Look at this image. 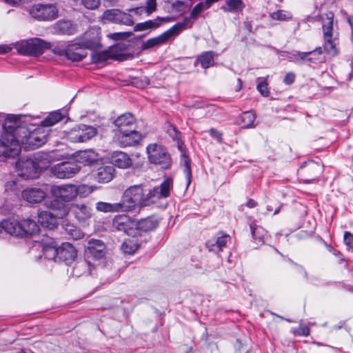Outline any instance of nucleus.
I'll list each match as a JSON object with an SVG mask.
<instances>
[{"label":"nucleus","instance_id":"59","mask_svg":"<svg viewBox=\"0 0 353 353\" xmlns=\"http://www.w3.org/2000/svg\"><path fill=\"white\" fill-rule=\"evenodd\" d=\"M344 243L350 248H353V234L350 232H345L344 233Z\"/></svg>","mask_w":353,"mask_h":353},{"label":"nucleus","instance_id":"45","mask_svg":"<svg viewBox=\"0 0 353 353\" xmlns=\"http://www.w3.org/2000/svg\"><path fill=\"white\" fill-rule=\"evenodd\" d=\"M57 26L59 30L63 34H72L74 32V28L70 21H59Z\"/></svg>","mask_w":353,"mask_h":353},{"label":"nucleus","instance_id":"29","mask_svg":"<svg viewBox=\"0 0 353 353\" xmlns=\"http://www.w3.org/2000/svg\"><path fill=\"white\" fill-rule=\"evenodd\" d=\"M40 131L41 129L38 128L32 132H30L27 145L31 146L32 148H35L41 146L46 142V135L45 134L40 135Z\"/></svg>","mask_w":353,"mask_h":353},{"label":"nucleus","instance_id":"3","mask_svg":"<svg viewBox=\"0 0 353 353\" xmlns=\"http://www.w3.org/2000/svg\"><path fill=\"white\" fill-rule=\"evenodd\" d=\"M188 26L191 27L192 23L190 22L188 18H185L183 21L176 23L169 30L164 32L159 36L147 40L142 44L141 49L147 50L154 46L163 44L166 43L170 38L178 35Z\"/></svg>","mask_w":353,"mask_h":353},{"label":"nucleus","instance_id":"54","mask_svg":"<svg viewBox=\"0 0 353 353\" xmlns=\"http://www.w3.org/2000/svg\"><path fill=\"white\" fill-rule=\"evenodd\" d=\"M65 231L72 238L74 239H80L82 236V233L73 225H66L65 227Z\"/></svg>","mask_w":353,"mask_h":353},{"label":"nucleus","instance_id":"16","mask_svg":"<svg viewBox=\"0 0 353 353\" xmlns=\"http://www.w3.org/2000/svg\"><path fill=\"white\" fill-rule=\"evenodd\" d=\"M100 39L98 30L92 29L84 34L83 40L79 43L85 50L87 49L94 50L100 47Z\"/></svg>","mask_w":353,"mask_h":353},{"label":"nucleus","instance_id":"64","mask_svg":"<svg viewBox=\"0 0 353 353\" xmlns=\"http://www.w3.org/2000/svg\"><path fill=\"white\" fill-rule=\"evenodd\" d=\"M247 206L249 208H254L256 206V202L252 199H249L247 203Z\"/></svg>","mask_w":353,"mask_h":353},{"label":"nucleus","instance_id":"18","mask_svg":"<svg viewBox=\"0 0 353 353\" xmlns=\"http://www.w3.org/2000/svg\"><path fill=\"white\" fill-rule=\"evenodd\" d=\"M136 223L132 221L130 217L125 214L116 216L112 221L114 228L125 233H128L129 230L133 229Z\"/></svg>","mask_w":353,"mask_h":353},{"label":"nucleus","instance_id":"1","mask_svg":"<svg viewBox=\"0 0 353 353\" xmlns=\"http://www.w3.org/2000/svg\"><path fill=\"white\" fill-rule=\"evenodd\" d=\"M321 21L322 24L323 48L328 54L335 56L339 50V33L334 28V14L328 12L324 14H318L315 17L307 16L305 19L307 22Z\"/></svg>","mask_w":353,"mask_h":353},{"label":"nucleus","instance_id":"9","mask_svg":"<svg viewBox=\"0 0 353 353\" xmlns=\"http://www.w3.org/2000/svg\"><path fill=\"white\" fill-rule=\"evenodd\" d=\"M30 14L39 20H50L57 17V9L53 4H34L30 9Z\"/></svg>","mask_w":353,"mask_h":353},{"label":"nucleus","instance_id":"2","mask_svg":"<svg viewBox=\"0 0 353 353\" xmlns=\"http://www.w3.org/2000/svg\"><path fill=\"white\" fill-rule=\"evenodd\" d=\"M148 197H144L143 189L140 185H132L125 190L120 203L123 212H129L137 206L145 205Z\"/></svg>","mask_w":353,"mask_h":353},{"label":"nucleus","instance_id":"19","mask_svg":"<svg viewBox=\"0 0 353 353\" xmlns=\"http://www.w3.org/2000/svg\"><path fill=\"white\" fill-rule=\"evenodd\" d=\"M230 237L229 235L219 233L206 243L210 251L219 252L225 246Z\"/></svg>","mask_w":353,"mask_h":353},{"label":"nucleus","instance_id":"56","mask_svg":"<svg viewBox=\"0 0 353 353\" xmlns=\"http://www.w3.org/2000/svg\"><path fill=\"white\" fill-rule=\"evenodd\" d=\"M260 79V78L257 79V90L263 96L268 97L270 93L268 88V83L265 80L259 81Z\"/></svg>","mask_w":353,"mask_h":353},{"label":"nucleus","instance_id":"34","mask_svg":"<svg viewBox=\"0 0 353 353\" xmlns=\"http://www.w3.org/2000/svg\"><path fill=\"white\" fill-rule=\"evenodd\" d=\"M158 225V221L154 217H148L136 223L135 226L139 230L149 231Z\"/></svg>","mask_w":353,"mask_h":353},{"label":"nucleus","instance_id":"41","mask_svg":"<svg viewBox=\"0 0 353 353\" xmlns=\"http://www.w3.org/2000/svg\"><path fill=\"white\" fill-rule=\"evenodd\" d=\"M62 119L61 113L58 111L50 113L41 123L45 127L52 126Z\"/></svg>","mask_w":353,"mask_h":353},{"label":"nucleus","instance_id":"7","mask_svg":"<svg viewBox=\"0 0 353 353\" xmlns=\"http://www.w3.org/2000/svg\"><path fill=\"white\" fill-rule=\"evenodd\" d=\"M50 192L57 201L64 203L72 201L77 198L76 185L72 183L53 185Z\"/></svg>","mask_w":353,"mask_h":353},{"label":"nucleus","instance_id":"27","mask_svg":"<svg viewBox=\"0 0 353 353\" xmlns=\"http://www.w3.org/2000/svg\"><path fill=\"white\" fill-rule=\"evenodd\" d=\"M20 236H33L39 231L37 223L30 219H26L20 221Z\"/></svg>","mask_w":353,"mask_h":353},{"label":"nucleus","instance_id":"31","mask_svg":"<svg viewBox=\"0 0 353 353\" xmlns=\"http://www.w3.org/2000/svg\"><path fill=\"white\" fill-rule=\"evenodd\" d=\"M98 154L92 150L80 151L76 156V161L81 163L92 164L98 159Z\"/></svg>","mask_w":353,"mask_h":353},{"label":"nucleus","instance_id":"57","mask_svg":"<svg viewBox=\"0 0 353 353\" xmlns=\"http://www.w3.org/2000/svg\"><path fill=\"white\" fill-rule=\"evenodd\" d=\"M293 334L294 335L307 336L310 334V328L307 325H301L299 327L294 330Z\"/></svg>","mask_w":353,"mask_h":353},{"label":"nucleus","instance_id":"30","mask_svg":"<svg viewBox=\"0 0 353 353\" xmlns=\"http://www.w3.org/2000/svg\"><path fill=\"white\" fill-rule=\"evenodd\" d=\"M0 228L10 234L20 236V221L14 219L4 220L1 223Z\"/></svg>","mask_w":353,"mask_h":353},{"label":"nucleus","instance_id":"22","mask_svg":"<svg viewBox=\"0 0 353 353\" xmlns=\"http://www.w3.org/2000/svg\"><path fill=\"white\" fill-rule=\"evenodd\" d=\"M114 123L118 128L119 132H125L127 130L134 128L135 119L132 114L125 113L118 117Z\"/></svg>","mask_w":353,"mask_h":353},{"label":"nucleus","instance_id":"4","mask_svg":"<svg viewBox=\"0 0 353 353\" xmlns=\"http://www.w3.org/2000/svg\"><path fill=\"white\" fill-rule=\"evenodd\" d=\"M54 54L65 57L72 61H80L87 56V52L81 43H73L67 45L56 46L52 50Z\"/></svg>","mask_w":353,"mask_h":353},{"label":"nucleus","instance_id":"17","mask_svg":"<svg viewBox=\"0 0 353 353\" xmlns=\"http://www.w3.org/2000/svg\"><path fill=\"white\" fill-rule=\"evenodd\" d=\"M4 139L5 141L0 143V157L6 159L18 156L21 152L19 144L12 143L6 136Z\"/></svg>","mask_w":353,"mask_h":353},{"label":"nucleus","instance_id":"40","mask_svg":"<svg viewBox=\"0 0 353 353\" xmlns=\"http://www.w3.org/2000/svg\"><path fill=\"white\" fill-rule=\"evenodd\" d=\"M203 68H208L214 64V54L212 52H205L198 58Z\"/></svg>","mask_w":353,"mask_h":353},{"label":"nucleus","instance_id":"5","mask_svg":"<svg viewBox=\"0 0 353 353\" xmlns=\"http://www.w3.org/2000/svg\"><path fill=\"white\" fill-rule=\"evenodd\" d=\"M50 43L46 42L39 38H33L21 41L17 45V51L25 55H39L44 50L51 48Z\"/></svg>","mask_w":353,"mask_h":353},{"label":"nucleus","instance_id":"47","mask_svg":"<svg viewBox=\"0 0 353 353\" xmlns=\"http://www.w3.org/2000/svg\"><path fill=\"white\" fill-rule=\"evenodd\" d=\"M166 133L174 141H176V143L178 144V141H181L180 140V132L177 130V129L170 123H167L165 126Z\"/></svg>","mask_w":353,"mask_h":353},{"label":"nucleus","instance_id":"44","mask_svg":"<svg viewBox=\"0 0 353 353\" xmlns=\"http://www.w3.org/2000/svg\"><path fill=\"white\" fill-rule=\"evenodd\" d=\"M211 5L205 0L204 2H200L197 3L192 10L190 17L193 19H196L199 14L203 10L208 9Z\"/></svg>","mask_w":353,"mask_h":353},{"label":"nucleus","instance_id":"26","mask_svg":"<svg viewBox=\"0 0 353 353\" xmlns=\"http://www.w3.org/2000/svg\"><path fill=\"white\" fill-rule=\"evenodd\" d=\"M114 172L112 165H101L97 168L94 177L99 182L108 183L113 179Z\"/></svg>","mask_w":353,"mask_h":353},{"label":"nucleus","instance_id":"35","mask_svg":"<svg viewBox=\"0 0 353 353\" xmlns=\"http://www.w3.org/2000/svg\"><path fill=\"white\" fill-rule=\"evenodd\" d=\"M78 127L79 134H81V143L91 139L97 133V129L90 125H82Z\"/></svg>","mask_w":353,"mask_h":353},{"label":"nucleus","instance_id":"46","mask_svg":"<svg viewBox=\"0 0 353 353\" xmlns=\"http://www.w3.org/2000/svg\"><path fill=\"white\" fill-rule=\"evenodd\" d=\"M116 23L124 24L126 26H132L134 24V21L130 14L119 10V13L118 14V20Z\"/></svg>","mask_w":353,"mask_h":353},{"label":"nucleus","instance_id":"58","mask_svg":"<svg viewBox=\"0 0 353 353\" xmlns=\"http://www.w3.org/2000/svg\"><path fill=\"white\" fill-rule=\"evenodd\" d=\"M157 10L156 0H148L146 3L145 11L149 15Z\"/></svg>","mask_w":353,"mask_h":353},{"label":"nucleus","instance_id":"51","mask_svg":"<svg viewBox=\"0 0 353 353\" xmlns=\"http://www.w3.org/2000/svg\"><path fill=\"white\" fill-rule=\"evenodd\" d=\"M250 228L254 239L262 241L266 234L265 230L263 228L254 225H251Z\"/></svg>","mask_w":353,"mask_h":353},{"label":"nucleus","instance_id":"23","mask_svg":"<svg viewBox=\"0 0 353 353\" xmlns=\"http://www.w3.org/2000/svg\"><path fill=\"white\" fill-rule=\"evenodd\" d=\"M71 210L75 217L79 221H84L92 216V210L84 203H73L71 205Z\"/></svg>","mask_w":353,"mask_h":353},{"label":"nucleus","instance_id":"14","mask_svg":"<svg viewBox=\"0 0 353 353\" xmlns=\"http://www.w3.org/2000/svg\"><path fill=\"white\" fill-rule=\"evenodd\" d=\"M321 172V165L312 161L305 163L299 171L300 176L305 182L314 181V177Z\"/></svg>","mask_w":353,"mask_h":353},{"label":"nucleus","instance_id":"39","mask_svg":"<svg viewBox=\"0 0 353 353\" xmlns=\"http://www.w3.org/2000/svg\"><path fill=\"white\" fill-rule=\"evenodd\" d=\"M316 52H317L319 54H321L322 53L321 48H319L314 51H310V52H299V51L293 52L288 56V59L291 61H298L305 60L309 55H311V54L315 53Z\"/></svg>","mask_w":353,"mask_h":353},{"label":"nucleus","instance_id":"61","mask_svg":"<svg viewBox=\"0 0 353 353\" xmlns=\"http://www.w3.org/2000/svg\"><path fill=\"white\" fill-rule=\"evenodd\" d=\"M209 132L210 135L218 142L221 143L222 141V134L220 132L214 128H211Z\"/></svg>","mask_w":353,"mask_h":353},{"label":"nucleus","instance_id":"38","mask_svg":"<svg viewBox=\"0 0 353 353\" xmlns=\"http://www.w3.org/2000/svg\"><path fill=\"white\" fill-rule=\"evenodd\" d=\"M112 50L108 51L94 52L92 54V61L94 63H99L113 58Z\"/></svg>","mask_w":353,"mask_h":353},{"label":"nucleus","instance_id":"12","mask_svg":"<svg viewBox=\"0 0 353 353\" xmlns=\"http://www.w3.org/2000/svg\"><path fill=\"white\" fill-rule=\"evenodd\" d=\"M10 130L5 136L8 137L10 141L12 143H17L21 147V145H27L28 137H29L30 132L24 126L14 125L6 126Z\"/></svg>","mask_w":353,"mask_h":353},{"label":"nucleus","instance_id":"36","mask_svg":"<svg viewBox=\"0 0 353 353\" xmlns=\"http://www.w3.org/2000/svg\"><path fill=\"white\" fill-rule=\"evenodd\" d=\"M244 7L242 0H227L225 5L221 7V10L227 12H236L241 10Z\"/></svg>","mask_w":353,"mask_h":353},{"label":"nucleus","instance_id":"50","mask_svg":"<svg viewBox=\"0 0 353 353\" xmlns=\"http://www.w3.org/2000/svg\"><path fill=\"white\" fill-rule=\"evenodd\" d=\"M255 114L251 111L243 112L242 115V121L245 127L248 128L253 125L255 120Z\"/></svg>","mask_w":353,"mask_h":353},{"label":"nucleus","instance_id":"28","mask_svg":"<svg viewBox=\"0 0 353 353\" xmlns=\"http://www.w3.org/2000/svg\"><path fill=\"white\" fill-rule=\"evenodd\" d=\"M112 163L114 165L119 168H128L132 165V160L130 157L123 152H115L111 157Z\"/></svg>","mask_w":353,"mask_h":353},{"label":"nucleus","instance_id":"8","mask_svg":"<svg viewBox=\"0 0 353 353\" xmlns=\"http://www.w3.org/2000/svg\"><path fill=\"white\" fill-rule=\"evenodd\" d=\"M80 170V166L75 162L65 161L51 168L52 174L58 179L73 177Z\"/></svg>","mask_w":353,"mask_h":353},{"label":"nucleus","instance_id":"33","mask_svg":"<svg viewBox=\"0 0 353 353\" xmlns=\"http://www.w3.org/2000/svg\"><path fill=\"white\" fill-rule=\"evenodd\" d=\"M96 209L103 212H123L121 205L119 203H110L99 201L96 203Z\"/></svg>","mask_w":353,"mask_h":353},{"label":"nucleus","instance_id":"42","mask_svg":"<svg viewBox=\"0 0 353 353\" xmlns=\"http://www.w3.org/2000/svg\"><path fill=\"white\" fill-rule=\"evenodd\" d=\"M88 264L86 261L81 260L78 261L73 268L72 274L75 276H80L87 272Z\"/></svg>","mask_w":353,"mask_h":353},{"label":"nucleus","instance_id":"15","mask_svg":"<svg viewBox=\"0 0 353 353\" xmlns=\"http://www.w3.org/2000/svg\"><path fill=\"white\" fill-rule=\"evenodd\" d=\"M77 255L76 248L70 243H63L58 247V259L65 262L67 265L71 264Z\"/></svg>","mask_w":353,"mask_h":353},{"label":"nucleus","instance_id":"11","mask_svg":"<svg viewBox=\"0 0 353 353\" xmlns=\"http://www.w3.org/2000/svg\"><path fill=\"white\" fill-rule=\"evenodd\" d=\"M20 172L18 174L24 179L37 178L40 167L30 158L20 159L17 163Z\"/></svg>","mask_w":353,"mask_h":353},{"label":"nucleus","instance_id":"13","mask_svg":"<svg viewBox=\"0 0 353 353\" xmlns=\"http://www.w3.org/2000/svg\"><path fill=\"white\" fill-rule=\"evenodd\" d=\"M141 138V134L134 128L127 130L125 132H118L115 137L116 141L123 147L134 145Z\"/></svg>","mask_w":353,"mask_h":353},{"label":"nucleus","instance_id":"6","mask_svg":"<svg viewBox=\"0 0 353 353\" xmlns=\"http://www.w3.org/2000/svg\"><path fill=\"white\" fill-rule=\"evenodd\" d=\"M147 153L150 163L159 165L163 169H168L170 167V156L161 145L157 143L148 145Z\"/></svg>","mask_w":353,"mask_h":353},{"label":"nucleus","instance_id":"43","mask_svg":"<svg viewBox=\"0 0 353 353\" xmlns=\"http://www.w3.org/2000/svg\"><path fill=\"white\" fill-rule=\"evenodd\" d=\"M270 17L273 20L283 21L291 19L292 18V14L288 11L279 10L270 13Z\"/></svg>","mask_w":353,"mask_h":353},{"label":"nucleus","instance_id":"49","mask_svg":"<svg viewBox=\"0 0 353 353\" xmlns=\"http://www.w3.org/2000/svg\"><path fill=\"white\" fill-rule=\"evenodd\" d=\"M93 188L92 186L85 184L76 185L77 196L79 195L81 197H85L92 193Z\"/></svg>","mask_w":353,"mask_h":353},{"label":"nucleus","instance_id":"62","mask_svg":"<svg viewBox=\"0 0 353 353\" xmlns=\"http://www.w3.org/2000/svg\"><path fill=\"white\" fill-rule=\"evenodd\" d=\"M17 185V182L15 181H8L6 184V190H14V186Z\"/></svg>","mask_w":353,"mask_h":353},{"label":"nucleus","instance_id":"24","mask_svg":"<svg viewBox=\"0 0 353 353\" xmlns=\"http://www.w3.org/2000/svg\"><path fill=\"white\" fill-rule=\"evenodd\" d=\"M170 21L169 17H157L153 20H148L143 23H137L134 27V31H143L146 30H152L158 28L164 23Z\"/></svg>","mask_w":353,"mask_h":353},{"label":"nucleus","instance_id":"25","mask_svg":"<svg viewBox=\"0 0 353 353\" xmlns=\"http://www.w3.org/2000/svg\"><path fill=\"white\" fill-rule=\"evenodd\" d=\"M46 193L41 189L30 188L22 192V197L29 203H39L43 200Z\"/></svg>","mask_w":353,"mask_h":353},{"label":"nucleus","instance_id":"60","mask_svg":"<svg viewBox=\"0 0 353 353\" xmlns=\"http://www.w3.org/2000/svg\"><path fill=\"white\" fill-rule=\"evenodd\" d=\"M294 80L295 74L293 72H288L283 79V82L286 85H291L294 83Z\"/></svg>","mask_w":353,"mask_h":353},{"label":"nucleus","instance_id":"32","mask_svg":"<svg viewBox=\"0 0 353 353\" xmlns=\"http://www.w3.org/2000/svg\"><path fill=\"white\" fill-rule=\"evenodd\" d=\"M178 149L181 152V164L184 166V172L188 178V183H190L191 176L190 160L186 154L182 141H178Z\"/></svg>","mask_w":353,"mask_h":353},{"label":"nucleus","instance_id":"63","mask_svg":"<svg viewBox=\"0 0 353 353\" xmlns=\"http://www.w3.org/2000/svg\"><path fill=\"white\" fill-rule=\"evenodd\" d=\"M347 21L352 28L351 40L353 41V17H349Z\"/></svg>","mask_w":353,"mask_h":353},{"label":"nucleus","instance_id":"20","mask_svg":"<svg viewBox=\"0 0 353 353\" xmlns=\"http://www.w3.org/2000/svg\"><path fill=\"white\" fill-rule=\"evenodd\" d=\"M172 179L166 178L163 183L149 192L150 197L162 198L167 197L170 194V190L172 188Z\"/></svg>","mask_w":353,"mask_h":353},{"label":"nucleus","instance_id":"37","mask_svg":"<svg viewBox=\"0 0 353 353\" xmlns=\"http://www.w3.org/2000/svg\"><path fill=\"white\" fill-rule=\"evenodd\" d=\"M139 248L137 240L134 238L128 239L121 245V250L125 254H132Z\"/></svg>","mask_w":353,"mask_h":353},{"label":"nucleus","instance_id":"52","mask_svg":"<svg viewBox=\"0 0 353 353\" xmlns=\"http://www.w3.org/2000/svg\"><path fill=\"white\" fill-rule=\"evenodd\" d=\"M119 13V10L117 9L107 10L103 12V17L106 20L116 23L118 20Z\"/></svg>","mask_w":353,"mask_h":353},{"label":"nucleus","instance_id":"10","mask_svg":"<svg viewBox=\"0 0 353 353\" xmlns=\"http://www.w3.org/2000/svg\"><path fill=\"white\" fill-rule=\"evenodd\" d=\"M68 212L69 208L66 205H63L62 210L57 214L48 211H41L38 214V221L42 226L52 230L57 225V219L64 217Z\"/></svg>","mask_w":353,"mask_h":353},{"label":"nucleus","instance_id":"55","mask_svg":"<svg viewBox=\"0 0 353 353\" xmlns=\"http://www.w3.org/2000/svg\"><path fill=\"white\" fill-rule=\"evenodd\" d=\"M45 258L50 260H56L58 259V248H43Z\"/></svg>","mask_w":353,"mask_h":353},{"label":"nucleus","instance_id":"21","mask_svg":"<svg viewBox=\"0 0 353 353\" xmlns=\"http://www.w3.org/2000/svg\"><path fill=\"white\" fill-rule=\"evenodd\" d=\"M87 249L88 253L93 257L101 259L105 254V245L101 240L91 239L88 241Z\"/></svg>","mask_w":353,"mask_h":353},{"label":"nucleus","instance_id":"53","mask_svg":"<svg viewBox=\"0 0 353 353\" xmlns=\"http://www.w3.org/2000/svg\"><path fill=\"white\" fill-rule=\"evenodd\" d=\"M41 241L43 245V248H57V243L56 241L54 239V238L50 236L48 234L43 235V237Z\"/></svg>","mask_w":353,"mask_h":353},{"label":"nucleus","instance_id":"48","mask_svg":"<svg viewBox=\"0 0 353 353\" xmlns=\"http://www.w3.org/2000/svg\"><path fill=\"white\" fill-rule=\"evenodd\" d=\"M80 137L81 134H79L78 126L72 128L65 134L66 139L73 143H81Z\"/></svg>","mask_w":353,"mask_h":353}]
</instances>
